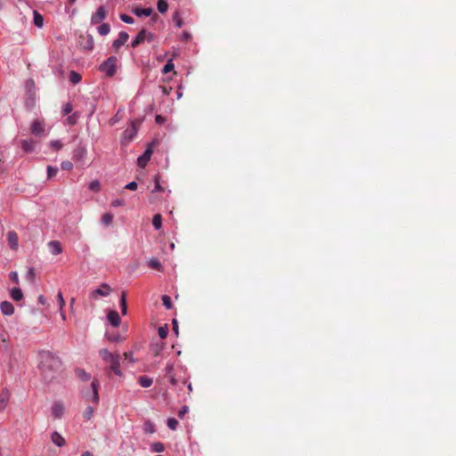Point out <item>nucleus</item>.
<instances>
[{
	"label": "nucleus",
	"mask_w": 456,
	"mask_h": 456,
	"mask_svg": "<svg viewBox=\"0 0 456 456\" xmlns=\"http://www.w3.org/2000/svg\"><path fill=\"white\" fill-rule=\"evenodd\" d=\"M137 133V127L135 121H133L131 126L126 129L123 133L122 143H129L135 136Z\"/></svg>",
	"instance_id": "8"
},
{
	"label": "nucleus",
	"mask_w": 456,
	"mask_h": 456,
	"mask_svg": "<svg viewBox=\"0 0 456 456\" xmlns=\"http://www.w3.org/2000/svg\"><path fill=\"white\" fill-rule=\"evenodd\" d=\"M152 224L156 230H159L162 226V216L160 214H156L152 219Z\"/></svg>",
	"instance_id": "25"
},
{
	"label": "nucleus",
	"mask_w": 456,
	"mask_h": 456,
	"mask_svg": "<svg viewBox=\"0 0 456 456\" xmlns=\"http://www.w3.org/2000/svg\"><path fill=\"white\" fill-rule=\"evenodd\" d=\"M50 145L55 151H59L62 147V143L60 141H52Z\"/></svg>",
	"instance_id": "46"
},
{
	"label": "nucleus",
	"mask_w": 456,
	"mask_h": 456,
	"mask_svg": "<svg viewBox=\"0 0 456 456\" xmlns=\"http://www.w3.org/2000/svg\"><path fill=\"white\" fill-rule=\"evenodd\" d=\"M154 183H155V186L151 191L152 194H154L157 191H164V188L161 186L160 182H159V177L158 175L154 176Z\"/></svg>",
	"instance_id": "32"
},
{
	"label": "nucleus",
	"mask_w": 456,
	"mask_h": 456,
	"mask_svg": "<svg viewBox=\"0 0 456 456\" xmlns=\"http://www.w3.org/2000/svg\"><path fill=\"white\" fill-rule=\"evenodd\" d=\"M52 442L59 447H62L66 444L65 439L57 431L52 434Z\"/></svg>",
	"instance_id": "19"
},
{
	"label": "nucleus",
	"mask_w": 456,
	"mask_h": 456,
	"mask_svg": "<svg viewBox=\"0 0 456 456\" xmlns=\"http://www.w3.org/2000/svg\"><path fill=\"white\" fill-rule=\"evenodd\" d=\"M76 373L77 375L83 380H88L90 379V374L87 373L85 370L83 369H77L76 370Z\"/></svg>",
	"instance_id": "34"
},
{
	"label": "nucleus",
	"mask_w": 456,
	"mask_h": 456,
	"mask_svg": "<svg viewBox=\"0 0 456 456\" xmlns=\"http://www.w3.org/2000/svg\"><path fill=\"white\" fill-rule=\"evenodd\" d=\"M178 425V421L175 418H169L167 419V426L170 429L175 430Z\"/></svg>",
	"instance_id": "41"
},
{
	"label": "nucleus",
	"mask_w": 456,
	"mask_h": 456,
	"mask_svg": "<svg viewBox=\"0 0 456 456\" xmlns=\"http://www.w3.org/2000/svg\"><path fill=\"white\" fill-rule=\"evenodd\" d=\"M43 23H44L43 16L40 13H38L37 11H34V24L37 27L41 28L43 26Z\"/></svg>",
	"instance_id": "27"
},
{
	"label": "nucleus",
	"mask_w": 456,
	"mask_h": 456,
	"mask_svg": "<svg viewBox=\"0 0 456 456\" xmlns=\"http://www.w3.org/2000/svg\"><path fill=\"white\" fill-rule=\"evenodd\" d=\"M158 333H159V336L160 337V338L164 339L167 338V333H168V327L167 325H164V326H160L159 329H158Z\"/></svg>",
	"instance_id": "35"
},
{
	"label": "nucleus",
	"mask_w": 456,
	"mask_h": 456,
	"mask_svg": "<svg viewBox=\"0 0 456 456\" xmlns=\"http://www.w3.org/2000/svg\"><path fill=\"white\" fill-rule=\"evenodd\" d=\"M86 153H87V151H86V147L79 145L76 149L73 150L72 159L77 164L84 165Z\"/></svg>",
	"instance_id": "6"
},
{
	"label": "nucleus",
	"mask_w": 456,
	"mask_h": 456,
	"mask_svg": "<svg viewBox=\"0 0 456 456\" xmlns=\"http://www.w3.org/2000/svg\"><path fill=\"white\" fill-rule=\"evenodd\" d=\"M57 299H58L60 310L61 311L63 309L64 305H65V301H64V298H63V296H62L61 292L58 293Z\"/></svg>",
	"instance_id": "45"
},
{
	"label": "nucleus",
	"mask_w": 456,
	"mask_h": 456,
	"mask_svg": "<svg viewBox=\"0 0 456 456\" xmlns=\"http://www.w3.org/2000/svg\"><path fill=\"white\" fill-rule=\"evenodd\" d=\"M65 411V407L62 403L55 402L52 406V414L55 419H61Z\"/></svg>",
	"instance_id": "11"
},
{
	"label": "nucleus",
	"mask_w": 456,
	"mask_h": 456,
	"mask_svg": "<svg viewBox=\"0 0 456 456\" xmlns=\"http://www.w3.org/2000/svg\"><path fill=\"white\" fill-rule=\"evenodd\" d=\"M125 205V201L123 200H120V199H117V200H114L112 202H111V206L112 207H121V206H124Z\"/></svg>",
	"instance_id": "47"
},
{
	"label": "nucleus",
	"mask_w": 456,
	"mask_h": 456,
	"mask_svg": "<svg viewBox=\"0 0 456 456\" xmlns=\"http://www.w3.org/2000/svg\"><path fill=\"white\" fill-rule=\"evenodd\" d=\"M45 131V124L40 120H35L31 125V132L37 136L43 134Z\"/></svg>",
	"instance_id": "12"
},
{
	"label": "nucleus",
	"mask_w": 456,
	"mask_h": 456,
	"mask_svg": "<svg viewBox=\"0 0 456 456\" xmlns=\"http://www.w3.org/2000/svg\"><path fill=\"white\" fill-rule=\"evenodd\" d=\"M88 188L89 190L94 191V192H98L100 191L101 190V184H100V182L98 180H94L92 181L89 185H88Z\"/></svg>",
	"instance_id": "33"
},
{
	"label": "nucleus",
	"mask_w": 456,
	"mask_h": 456,
	"mask_svg": "<svg viewBox=\"0 0 456 456\" xmlns=\"http://www.w3.org/2000/svg\"><path fill=\"white\" fill-rule=\"evenodd\" d=\"M148 266L157 271H163L162 264L156 257H152L148 261Z\"/></svg>",
	"instance_id": "21"
},
{
	"label": "nucleus",
	"mask_w": 456,
	"mask_h": 456,
	"mask_svg": "<svg viewBox=\"0 0 456 456\" xmlns=\"http://www.w3.org/2000/svg\"><path fill=\"white\" fill-rule=\"evenodd\" d=\"M167 377L169 378V381H170V383L172 385H174V386L176 385L177 381H176L175 378L173 375H169Z\"/></svg>",
	"instance_id": "58"
},
{
	"label": "nucleus",
	"mask_w": 456,
	"mask_h": 456,
	"mask_svg": "<svg viewBox=\"0 0 456 456\" xmlns=\"http://www.w3.org/2000/svg\"><path fill=\"white\" fill-rule=\"evenodd\" d=\"M138 382L142 387H150L152 385V379L147 376H141L138 379Z\"/></svg>",
	"instance_id": "23"
},
{
	"label": "nucleus",
	"mask_w": 456,
	"mask_h": 456,
	"mask_svg": "<svg viewBox=\"0 0 456 456\" xmlns=\"http://www.w3.org/2000/svg\"><path fill=\"white\" fill-rule=\"evenodd\" d=\"M157 5H158V11L160 13H164V12H166L167 11L168 4H167V1H165V0H159Z\"/></svg>",
	"instance_id": "31"
},
{
	"label": "nucleus",
	"mask_w": 456,
	"mask_h": 456,
	"mask_svg": "<svg viewBox=\"0 0 456 456\" xmlns=\"http://www.w3.org/2000/svg\"><path fill=\"white\" fill-rule=\"evenodd\" d=\"M162 302H163V305L167 308V309H171L172 308V302H171V298L170 297L167 296V295H164L162 297Z\"/></svg>",
	"instance_id": "40"
},
{
	"label": "nucleus",
	"mask_w": 456,
	"mask_h": 456,
	"mask_svg": "<svg viewBox=\"0 0 456 456\" xmlns=\"http://www.w3.org/2000/svg\"><path fill=\"white\" fill-rule=\"evenodd\" d=\"M81 456H93V455L90 452L86 451V452H83Z\"/></svg>",
	"instance_id": "62"
},
{
	"label": "nucleus",
	"mask_w": 456,
	"mask_h": 456,
	"mask_svg": "<svg viewBox=\"0 0 456 456\" xmlns=\"http://www.w3.org/2000/svg\"><path fill=\"white\" fill-rule=\"evenodd\" d=\"M120 19L122 21L127 23V24H133L134 23V18L127 15V14H121Z\"/></svg>",
	"instance_id": "44"
},
{
	"label": "nucleus",
	"mask_w": 456,
	"mask_h": 456,
	"mask_svg": "<svg viewBox=\"0 0 456 456\" xmlns=\"http://www.w3.org/2000/svg\"><path fill=\"white\" fill-rule=\"evenodd\" d=\"M20 144L25 152H32L36 147V142L33 140H23Z\"/></svg>",
	"instance_id": "20"
},
{
	"label": "nucleus",
	"mask_w": 456,
	"mask_h": 456,
	"mask_svg": "<svg viewBox=\"0 0 456 456\" xmlns=\"http://www.w3.org/2000/svg\"><path fill=\"white\" fill-rule=\"evenodd\" d=\"M176 25H177L178 27H182V21H181V20H178V21L176 22Z\"/></svg>",
	"instance_id": "64"
},
{
	"label": "nucleus",
	"mask_w": 456,
	"mask_h": 456,
	"mask_svg": "<svg viewBox=\"0 0 456 456\" xmlns=\"http://www.w3.org/2000/svg\"><path fill=\"white\" fill-rule=\"evenodd\" d=\"M117 61L115 56H110L100 66V69L107 76L112 77L116 73Z\"/></svg>",
	"instance_id": "3"
},
{
	"label": "nucleus",
	"mask_w": 456,
	"mask_h": 456,
	"mask_svg": "<svg viewBox=\"0 0 456 456\" xmlns=\"http://www.w3.org/2000/svg\"><path fill=\"white\" fill-rule=\"evenodd\" d=\"M72 111V106L69 103H67L63 108L64 114H69Z\"/></svg>",
	"instance_id": "55"
},
{
	"label": "nucleus",
	"mask_w": 456,
	"mask_h": 456,
	"mask_svg": "<svg viewBox=\"0 0 456 456\" xmlns=\"http://www.w3.org/2000/svg\"><path fill=\"white\" fill-rule=\"evenodd\" d=\"M131 353H124V356L126 359H129L130 361H133V359L131 358Z\"/></svg>",
	"instance_id": "61"
},
{
	"label": "nucleus",
	"mask_w": 456,
	"mask_h": 456,
	"mask_svg": "<svg viewBox=\"0 0 456 456\" xmlns=\"http://www.w3.org/2000/svg\"><path fill=\"white\" fill-rule=\"evenodd\" d=\"M106 338L110 341V342H118L120 340V336L118 334H110V333H106Z\"/></svg>",
	"instance_id": "39"
},
{
	"label": "nucleus",
	"mask_w": 456,
	"mask_h": 456,
	"mask_svg": "<svg viewBox=\"0 0 456 456\" xmlns=\"http://www.w3.org/2000/svg\"><path fill=\"white\" fill-rule=\"evenodd\" d=\"M91 387H92L93 393H92L91 395H89L86 398V401L87 402H91V403H93L94 404H98V403H99V394H98V391H99V388H100V383H99V381L96 379H94V380L92 381Z\"/></svg>",
	"instance_id": "9"
},
{
	"label": "nucleus",
	"mask_w": 456,
	"mask_h": 456,
	"mask_svg": "<svg viewBox=\"0 0 456 456\" xmlns=\"http://www.w3.org/2000/svg\"><path fill=\"white\" fill-rule=\"evenodd\" d=\"M155 121L157 124H163L166 121V116H155Z\"/></svg>",
	"instance_id": "54"
},
{
	"label": "nucleus",
	"mask_w": 456,
	"mask_h": 456,
	"mask_svg": "<svg viewBox=\"0 0 456 456\" xmlns=\"http://www.w3.org/2000/svg\"><path fill=\"white\" fill-rule=\"evenodd\" d=\"M108 321L113 325L114 327H118L120 324V317L117 311L112 310L110 311L108 314Z\"/></svg>",
	"instance_id": "18"
},
{
	"label": "nucleus",
	"mask_w": 456,
	"mask_h": 456,
	"mask_svg": "<svg viewBox=\"0 0 456 456\" xmlns=\"http://www.w3.org/2000/svg\"><path fill=\"white\" fill-rule=\"evenodd\" d=\"M35 277V271L33 268H30L28 272V278L33 280Z\"/></svg>",
	"instance_id": "57"
},
{
	"label": "nucleus",
	"mask_w": 456,
	"mask_h": 456,
	"mask_svg": "<svg viewBox=\"0 0 456 456\" xmlns=\"http://www.w3.org/2000/svg\"><path fill=\"white\" fill-rule=\"evenodd\" d=\"M151 12H152L151 8H137L134 11V13L138 17H141L142 15L150 16L151 14Z\"/></svg>",
	"instance_id": "24"
},
{
	"label": "nucleus",
	"mask_w": 456,
	"mask_h": 456,
	"mask_svg": "<svg viewBox=\"0 0 456 456\" xmlns=\"http://www.w3.org/2000/svg\"><path fill=\"white\" fill-rule=\"evenodd\" d=\"M112 291L111 288L107 283H102L100 288L93 290L90 293L92 299H97L99 297H108Z\"/></svg>",
	"instance_id": "5"
},
{
	"label": "nucleus",
	"mask_w": 456,
	"mask_h": 456,
	"mask_svg": "<svg viewBox=\"0 0 456 456\" xmlns=\"http://www.w3.org/2000/svg\"><path fill=\"white\" fill-rule=\"evenodd\" d=\"M188 407L183 406L181 410L178 411L179 418H183L188 412Z\"/></svg>",
	"instance_id": "52"
},
{
	"label": "nucleus",
	"mask_w": 456,
	"mask_h": 456,
	"mask_svg": "<svg viewBox=\"0 0 456 456\" xmlns=\"http://www.w3.org/2000/svg\"><path fill=\"white\" fill-rule=\"evenodd\" d=\"M45 301H46V299H45V297L44 296H40V297H38V302H39L40 304L45 305Z\"/></svg>",
	"instance_id": "59"
},
{
	"label": "nucleus",
	"mask_w": 456,
	"mask_h": 456,
	"mask_svg": "<svg viewBox=\"0 0 456 456\" xmlns=\"http://www.w3.org/2000/svg\"><path fill=\"white\" fill-rule=\"evenodd\" d=\"M57 173H58V168L48 166V167H47L48 178L54 177L57 175Z\"/></svg>",
	"instance_id": "42"
},
{
	"label": "nucleus",
	"mask_w": 456,
	"mask_h": 456,
	"mask_svg": "<svg viewBox=\"0 0 456 456\" xmlns=\"http://www.w3.org/2000/svg\"><path fill=\"white\" fill-rule=\"evenodd\" d=\"M174 68H175V65H174V63H173V61L170 59V60L167 62V64L163 67L162 72H163L164 74H167V73H168V72L172 71V70L174 69Z\"/></svg>",
	"instance_id": "37"
},
{
	"label": "nucleus",
	"mask_w": 456,
	"mask_h": 456,
	"mask_svg": "<svg viewBox=\"0 0 456 456\" xmlns=\"http://www.w3.org/2000/svg\"><path fill=\"white\" fill-rule=\"evenodd\" d=\"M0 310L4 315H12L14 313V306L9 301H4L0 304Z\"/></svg>",
	"instance_id": "16"
},
{
	"label": "nucleus",
	"mask_w": 456,
	"mask_h": 456,
	"mask_svg": "<svg viewBox=\"0 0 456 456\" xmlns=\"http://www.w3.org/2000/svg\"><path fill=\"white\" fill-rule=\"evenodd\" d=\"M7 240H8V244L12 249H17L18 244H19L18 243L19 238H18V234L14 231L8 232Z\"/></svg>",
	"instance_id": "14"
},
{
	"label": "nucleus",
	"mask_w": 456,
	"mask_h": 456,
	"mask_svg": "<svg viewBox=\"0 0 456 456\" xmlns=\"http://www.w3.org/2000/svg\"><path fill=\"white\" fill-rule=\"evenodd\" d=\"M61 168L63 170L70 171L73 168V164L69 160L62 161L61 163Z\"/></svg>",
	"instance_id": "43"
},
{
	"label": "nucleus",
	"mask_w": 456,
	"mask_h": 456,
	"mask_svg": "<svg viewBox=\"0 0 456 456\" xmlns=\"http://www.w3.org/2000/svg\"><path fill=\"white\" fill-rule=\"evenodd\" d=\"M48 248L53 255H59L62 252L61 244L58 240H51L48 242Z\"/></svg>",
	"instance_id": "17"
},
{
	"label": "nucleus",
	"mask_w": 456,
	"mask_h": 456,
	"mask_svg": "<svg viewBox=\"0 0 456 456\" xmlns=\"http://www.w3.org/2000/svg\"><path fill=\"white\" fill-rule=\"evenodd\" d=\"M10 279L14 283L19 284V276H18V273L16 272H11L10 273Z\"/></svg>",
	"instance_id": "48"
},
{
	"label": "nucleus",
	"mask_w": 456,
	"mask_h": 456,
	"mask_svg": "<svg viewBox=\"0 0 456 456\" xmlns=\"http://www.w3.org/2000/svg\"><path fill=\"white\" fill-rule=\"evenodd\" d=\"M173 330L178 335V323L176 320H173Z\"/></svg>",
	"instance_id": "56"
},
{
	"label": "nucleus",
	"mask_w": 456,
	"mask_h": 456,
	"mask_svg": "<svg viewBox=\"0 0 456 456\" xmlns=\"http://www.w3.org/2000/svg\"><path fill=\"white\" fill-rule=\"evenodd\" d=\"M129 35L125 32L121 31L118 34V37L113 41L112 46L118 50L121 45H125V43L128 40Z\"/></svg>",
	"instance_id": "13"
},
{
	"label": "nucleus",
	"mask_w": 456,
	"mask_h": 456,
	"mask_svg": "<svg viewBox=\"0 0 456 456\" xmlns=\"http://www.w3.org/2000/svg\"><path fill=\"white\" fill-rule=\"evenodd\" d=\"M113 215L110 214V213H105L102 216V223L104 224V225H110L112 224L113 222Z\"/></svg>",
	"instance_id": "29"
},
{
	"label": "nucleus",
	"mask_w": 456,
	"mask_h": 456,
	"mask_svg": "<svg viewBox=\"0 0 456 456\" xmlns=\"http://www.w3.org/2000/svg\"><path fill=\"white\" fill-rule=\"evenodd\" d=\"M120 307H121V313L123 315H126L127 313V305H126V293L122 292L121 297H120Z\"/></svg>",
	"instance_id": "28"
},
{
	"label": "nucleus",
	"mask_w": 456,
	"mask_h": 456,
	"mask_svg": "<svg viewBox=\"0 0 456 456\" xmlns=\"http://www.w3.org/2000/svg\"><path fill=\"white\" fill-rule=\"evenodd\" d=\"M67 122L69 125H75L77 123V116H68Z\"/></svg>",
	"instance_id": "53"
},
{
	"label": "nucleus",
	"mask_w": 456,
	"mask_h": 456,
	"mask_svg": "<svg viewBox=\"0 0 456 456\" xmlns=\"http://www.w3.org/2000/svg\"><path fill=\"white\" fill-rule=\"evenodd\" d=\"M94 409L92 406H87L84 411V418L86 419H90L93 416Z\"/></svg>",
	"instance_id": "38"
},
{
	"label": "nucleus",
	"mask_w": 456,
	"mask_h": 456,
	"mask_svg": "<svg viewBox=\"0 0 456 456\" xmlns=\"http://www.w3.org/2000/svg\"><path fill=\"white\" fill-rule=\"evenodd\" d=\"M61 312V314L62 320H65L66 319L65 314L62 312V310Z\"/></svg>",
	"instance_id": "63"
},
{
	"label": "nucleus",
	"mask_w": 456,
	"mask_h": 456,
	"mask_svg": "<svg viewBox=\"0 0 456 456\" xmlns=\"http://www.w3.org/2000/svg\"><path fill=\"white\" fill-rule=\"evenodd\" d=\"M99 354L102 361L109 364V369L110 372H113L115 375L122 376V371L120 369V354L118 353H111L108 349H101L99 351Z\"/></svg>",
	"instance_id": "2"
},
{
	"label": "nucleus",
	"mask_w": 456,
	"mask_h": 456,
	"mask_svg": "<svg viewBox=\"0 0 456 456\" xmlns=\"http://www.w3.org/2000/svg\"><path fill=\"white\" fill-rule=\"evenodd\" d=\"M151 450L156 452H161L165 450V446L160 442H156L151 444Z\"/></svg>",
	"instance_id": "36"
},
{
	"label": "nucleus",
	"mask_w": 456,
	"mask_h": 456,
	"mask_svg": "<svg viewBox=\"0 0 456 456\" xmlns=\"http://www.w3.org/2000/svg\"><path fill=\"white\" fill-rule=\"evenodd\" d=\"M173 370H174V364L173 363H167L166 365V368H165L167 376L172 375Z\"/></svg>",
	"instance_id": "51"
},
{
	"label": "nucleus",
	"mask_w": 456,
	"mask_h": 456,
	"mask_svg": "<svg viewBox=\"0 0 456 456\" xmlns=\"http://www.w3.org/2000/svg\"><path fill=\"white\" fill-rule=\"evenodd\" d=\"M82 79V77L80 74H78L77 72L76 71H71L70 74H69V81L74 84V85H77L78 84Z\"/></svg>",
	"instance_id": "26"
},
{
	"label": "nucleus",
	"mask_w": 456,
	"mask_h": 456,
	"mask_svg": "<svg viewBox=\"0 0 456 456\" xmlns=\"http://www.w3.org/2000/svg\"><path fill=\"white\" fill-rule=\"evenodd\" d=\"M10 294L12 298L15 301H20L23 298V294L20 288L12 289Z\"/></svg>",
	"instance_id": "22"
},
{
	"label": "nucleus",
	"mask_w": 456,
	"mask_h": 456,
	"mask_svg": "<svg viewBox=\"0 0 456 456\" xmlns=\"http://www.w3.org/2000/svg\"><path fill=\"white\" fill-rule=\"evenodd\" d=\"M145 40H147L148 42L153 41L154 35L143 28L137 34L135 38L132 41L131 46L133 48H135Z\"/></svg>",
	"instance_id": "4"
},
{
	"label": "nucleus",
	"mask_w": 456,
	"mask_h": 456,
	"mask_svg": "<svg viewBox=\"0 0 456 456\" xmlns=\"http://www.w3.org/2000/svg\"><path fill=\"white\" fill-rule=\"evenodd\" d=\"M153 144L154 142L151 143L145 150L143 154L138 158L137 164L140 167H145L148 162L150 161L151 157L153 153Z\"/></svg>",
	"instance_id": "7"
},
{
	"label": "nucleus",
	"mask_w": 456,
	"mask_h": 456,
	"mask_svg": "<svg viewBox=\"0 0 456 456\" xmlns=\"http://www.w3.org/2000/svg\"><path fill=\"white\" fill-rule=\"evenodd\" d=\"M107 16V11L104 6H100L96 12L91 18L92 24L101 23Z\"/></svg>",
	"instance_id": "10"
},
{
	"label": "nucleus",
	"mask_w": 456,
	"mask_h": 456,
	"mask_svg": "<svg viewBox=\"0 0 456 456\" xmlns=\"http://www.w3.org/2000/svg\"><path fill=\"white\" fill-rule=\"evenodd\" d=\"M147 426H148V428H146V431H149V432L152 433L154 430H153V428L151 427V423H147Z\"/></svg>",
	"instance_id": "60"
},
{
	"label": "nucleus",
	"mask_w": 456,
	"mask_h": 456,
	"mask_svg": "<svg viewBox=\"0 0 456 456\" xmlns=\"http://www.w3.org/2000/svg\"><path fill=\"white\" fill-rule=\"evenodd\" d=\"M110 27L108 23H102V25L99 26L98 28V32L102 35V36H106L110 33Z\"/></svg>",
	"instance_id": "30"
},
{
	"label": "nucleus",
	"mask_w": 456,
	"mask_h": 456,
	"mask_svg": "<svg viewBox=\"0 0 456 456\" xmlns=\"http://www.w3.org/2000/svg\"><path fill=\"white\" fill-rule=\"evenodd\" d=\"M94 47V40L91 36H87V43L85 48H87L88 50H92Z\"/></svg>",
	"instance_id": "50"
},
{
	"label": "nucleus",
	"mask_w": 456,
	"mask_h": 456,
	"mask_svg": "<svg viewBox=\"0 0 456 456\" xmlns=\"http://www.w3.org/2000/svg\"><path fill=\"white\" fill-rule=\"evenodd\" d=\"M61 361L49 351L39 354V369L45 380L52 381L61 370Z\"/></svg>",
	"instance_id": "1"
},
{
	"label": "nucleus",
	"mask_w": 456,
	"mask_h": 456,
	"mask_svg": "<svg viewBox=\"0 0 456 456\" xmlns=\"http://www.w3.org/2000/svg\"><path fill=\"white\" fill-rule=\"evenodd\" d=\"M137 187H138L137 183L131 182L125 186V189H127L130 191H135L137 189Z\"/></svg>",
	"instance_id": "49"
},
{
	"label": "nucleus",
	"mask_w": 456,
	"mask_h": 456,
	"mask_svg": "<svg viewBox=\"0 0 456 456\" xmlns=\"http://www.w3.org/2000/svg\"><path fill=\"white\" fill-rule=\"evenodd\" d=\"M165 344L163 342H153L150 346V352L153 356H159L163 351Z\"/></svg>",
	"instance_id": "15"
}]
</instances>
